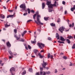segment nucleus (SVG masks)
I'll return each instance as SVG.
<instances>
[{
  "mask_svg": "<svg viewBox=\"0 0 75 75\" xmlns=\"http://www.w3.org/2000/svg\"><path fill=\"white\" fill-rule=\"evenodd\" d=\"M15 71V69L13 67H12L10 70V71L12 72V71Z\"/></svg>",
  "mask_w": 75,
  "mask_h": 75,
  "instance_id": "15",
  "label": "nucleus"
},
{
  "mask_svg": "<svg viewBox=\"0 0 75 75\" xmlns=\"http://www.w3.org/2000/svg\"><path fill=\"white\" fill-rule=\"evenodd\" d=\"M31 12L33 13H34V10H32L31 11Z\"/></svg>",
  "mask_w": 75,
  "mask_h": 75,
  "instance_id": "52",
  "label": "nucleus"
},
{
  "mask_svg": "<svg viewBox=\"0 0 75 75\" xmlns=\"http://www.w3.org/2000/svg\"><path fill=\"white\" fill-rule=\"evenodd\" d=\"M26 74V70H24L23 72L22 73V75H24Z\"/></svg>",
  "mask_w": 75,
  "mask_h": 75,
  "instance_id": "20",
  "label": "nucleus"
},
{
  "mask_svg": "<svg viewBox=\"0 0 75 75\" xmlns=\"http://www.w3.org/2000/svg\"><path fill=\"white\" fill-rule=\"evenodd\" d=\"M56 3H57V1H55L54 2V4H55V6H56Z\"/></svg>",
  "mask_w": 75,
  "mask_h": 75,
  "instance_id": "51",
  "label": "nucleus"
},
{
  "mask_svg": "<svg viewBox=\"0 0 75 75\" xmlns=\"http://www.w3.org/2000/svg\"><path fill=\"white\" fill-rule=\"evenodd\" d=\"M59 22H60V19L59 18L57 20V22L59 23Z\"/></svg>",
  "mask_w": 75,
  "mask_h": 75,
  "instance_id": "45",
  "label": "nucleus"
},
{
  "mask_svg": "<svg viewBox=\"0 0 75 75\" xmlns=\"http://www.w3.org/2000/svg\"><path fill=\"white\" fill-rule=\"evenodd\" d=\"M14 32L15 33V34H16V33H17V29H14Z\"/></svg>",
  "mask_w": 75,
  "mask_h": 75,
  "instance_id": "37",
  "label": "nucleus"
},
{
  "mask_svg": "<svg viewBox=\"0 0 75 75\" xmlns=\"http://www.w3.org/2000/svg\"><path fill=\"white\" fill-rule=\"evenodd\" d=\"M13 58V56H12V57H10V56L9 57V59H11V58Z\"/></svg>",
  "mask_w": 75,
  "mask_h": 75,
  "instance_id": "60",
  "label": "nucleus"
},
{
  "mask_svg": "<svg viewBox=\"0 0 75 75\" xmlns=\"http://www.w3.org/2000/svg\"><path fill=\"white\" fill-rule=\"evenodd\" d=\"M25 41V39H23L22 38H21L20 40V41H21L22 42H24Z\"/></svg>",
  "mask_w": 75,
  "mask_h": 75,
  "instance_id": "26",
  "label": "nucleus"
},
{
  "mask_svg": "<svg viewBox=\"0 0 75 75\" xmlns=\"http://www.w3.org/2000/svg\"><path fill=\"white\" fill-rule=\"evenodd\" d=\"M44 52V50H42L40 51V53H41V52Z\"/></svg>",
  "mask_w": 75,
  "mask_h": 75,
  "instance_id": "47",
  "label": "nucleus"
},
{
  "mask_svg": "<svg viewBox=\"0 0 75 75\" xmlns=\"http://www.w3.org/2000/svg\"><path fill=\"white\" fill-rule=\"evenodd\" d=\"M6 45L7 47H10L11 46V44H10V42H6Z\"/></svg>",
  "mask_w": 75,
  "mask_h": 75,
  "instance_id": "7",
  "label": "nucleus"
},
{
  "mask_svg": "<svg viewBox=\"0 0 75 75\" xmlns=\"http://www.w3.org/2000/svg\"><path fill=\"white\" fill-rule=\"evenodd\" d=\"M52 9H51V8L49 9V12H52Z\"/></svg>",
  "mask_w": 75,
  "mask_h": 75,
  "instance_id": "42",
  "label": "nucleus"
},
{
  "mask_svg": "<svg viewBox=\"0 0 75 75\" xmlns=\"http://www.w3.org/2000/svg\"><path fill=\"white\" fill-rule=\"evenodd\" d=\"M31 42L32 44H35L36 42V39H35L34 41H31Z\"/></svg>",
  "mask_w": 75,
  "mask_h": 75,
  "instance_id": "22",
  "label": "nucleus"
},
{
  "mask_svg": "<svg viewBox=\"0 0 75 75\" xmlns=\"http://www.w3.org/2000/svg\"><path fill=\"white\" fill-rule=\"evenodd\" d=\"M50 58H51V59L53 58V56L52 55L50 56Z\"/></svg>",
  "mask_w": 75,
  "mask_h": 75,
  "instance_id": "49",
  "label": "nucleus"
},
{
  "mask_svg": "<svg viewBox=\"0 0 75 75\" xmlns=\"http://www.w3.org/2000/svg\"><path fill=\"white\" fill-rule=\"evenodd\" d=\"M50 73H51V72L50 71L46 72V74H47L48 75H49V74H50Z\"/></svg>",
  "mask_w": 75,
  "mask_h": 75,
  "instance_id": "32",
  "label": "nucleus"
},
{
  "mask_svg": "<svg viewBox=\"0 0 75 75\" xmlns=\"http://www.w3.org/2000/svg\"><path fill=\"white\" fill-rule=\"evenodd\" d=\"M51 1H48V0H47V3L46 4L47 5V6H50V5H51Z\"/></svg>",
  "mask_w": 75,
  "mask_h": 75,
  "instance_id": "8",
  "label": "nucleus"
},
{
  "mask_svg": "<svg viewBox=\"0 0 75 75\" xmlns=\"http://www.w3.org/2000/svg\"><path fill=\"white\" fill-rule=\"evenodd\" d=\"M55 4H51L49 5L48 7L50 8H53V6L55 7Z\"/></svg>",
  "mask_w": 75,
  "mask_h": 75,
  "instance_id": "6",
  "label": "nucleus"
},
{
  "mask_svg": "<svg viewBox=\"0 0 75 75\" xmlns=\"http://www.w3.org/2000/svg\"><path fill=\"white\" fill-rule=\"evenodd\" d=\"M8 22H7L6 23V24L5 25V27L6 28H7V27H10V24H9V25H7L8 24Z\"/></svg>",
  "mask_w": 75,
  "mask_h": 75,
  "instance_id": "14",
  "label": "nucleus"
},
{
  "mask_svg": "<svg viewBox=\"0 0 75 75\" xmlns=\"http://www.w3.org/2000/svg\"><path fill=\"white\" fill-rule=\"evenodd\" d=\"M27 14H28L26 12L23 14V16H26V15H27Z\"/></svg>",
  "mask_w": 75,
  "mask_h": 75,
  "instance_id": "44",
  "label": "nucleus"
},
{
  "mask_svg": "<svg viewBox=\"0 0 75 75\" xmlns=\"http://www.w3.org/2000/svg\"><path fill=\"white\" fill-rule=\"evenodd\" d=\"M10 1V0H8V1H6L7 3H8V2H9V1Z\"/></svg>",
  "mask_w": 75,
  "mask_h": 75,
  "instance_id": "61",
  "label": "nucleus"
},
{
  "mask_svg": "<svg viewBox=\"0 0 75 75\" xmlns=\"http://www.w3.org/2000/svg\"><path fill=\"white\" fill-rule=\"evenodd\" d=\"M37 45L40 49H42V48L44 47V46H45V45L44 44L38 42L37 44Z\"/></svg>",
  "mask_w": 75,
  "mask_h": 75,
  "instance_id": "3",
  "label": "nucleus"
},
{
  "mask_svg": "<svg viewBox=\"0 0 75 75\" xmlns=\"http://www.w3.org/2000/svg\"><path fill=\"white\" fill-rule=\"evenodd\" d=\"M67 38L69 39H71V38H73V37L71 35H69L67 37Z\"/></svg>",
  "mask_w": 75,
  "mask_h": 75,
  "instance_id": "24",
  "label": "nucleus"
},
{
  "mask_svg": "<svg viewBox=\"0 0 75 75\" xmlns=\"http://www.w3.org/2000/svg\"><path fill=\"white\" fill-rule=\"evenodd\" d=\"M14 37H15V38H16L17 37V35H14Z\"/></svg>",
  "mask_w": 75,
  "mask_h": 75,
  "instance_id": "63",
  "label": "nucleus"
},
{
  "mask_svg": "<svg viewBox=\"0 0 75 75\" xmlns=\"http://www.w3.org/2000/svg\"><path fill=\"white\" fill-rule=\"evenodd\" d=\"M8 52L11 55L12 54V52H11V50H8Z\"/></svg>",
  "mask_w": 75,
  "mask_h": 75,
  "instance_id": "36",
  "label": "nucleus"
},
{
  "mask_svg": "<svg viewBox=\"0 0 75 75\" xmlns=\"http://www.w3.org/2000/svg\"><path fill=\"white\" fill-rule=\"evenodd\" d=\"M13 10H8V11H9V12H12Z\"/></svg>",
  "mask_w": 75,
  "mask_h": 75,
  "instance_id": "54",
  "label": "nucleus"
},
{
  "mask_svg": "<svg viewBox=\"0 0 75 75\" xmlns=\"http://www.w3.org/2000/svg\"><path fill=\"white\" fill-rule=\"evenodd\" d=\"M47 39L48 40H50V41H51V40H52V38H51L50 37H48L47 38Z\"/></svg>",
  "mask_w": 75,
  "mask_h": 75,
  "instance_id": "34",
  "label": "nucleus"
},
{
  "mask_svg": "<svg viewBox=\"0 0 75 75\" xmlns=\"http://www.w3.org/2000/svg\"><path fill=\"white\" fill-rule=\"evenodd\" d=\"M16 38L17 40H19L20 39V37H17Z\"/></svg>",
  "mask_w": 75,
  "mask_h": 75,
  "instance_id": "40",
  "label": "nucleus"
},
{
  "mask_svg": "<svg viewBox=\"0 0 75 75\" xmlns=\"http://www.w3.org/2000/svg\"><path fill=\"white\" fill-rule=\"evenodd\" d=\"M43 75H45V71L43 72Z\"/></svg>",
  "mask_w": 75,
  "mask_h": 75,
  "instance_id": "62",
  "label": "nucleus"
},
{
  "mask_svg": "<svg viewBox=\"0 0 75 75\" xmlns=\"http://www.w3.org/2000/svg\"><path fill=\"white\" fill-rule=\"evenodd\" d=\"M74 23H72V24H70L69 25V27L71 28L74 27Z\"/></svg>",
  "mask_w": 75,
  "mask_h": 75,
  "instance_id": "17",
  "label": "nucleus"
},
{
  "mask_svg": "<svg viewBox=\"0 0 75 75\" xmlns=\"http://www.w3.org/2000/svg\"><path fill=\"white\" fill-rule=\"evenodd\" d=\"M29 71L30 72H32V71H33V69H32V68L29 69Z\"/></svg>",
  "mask_w": 75,
  "mask_h": 75,
  "instance_id": "27",
  "label": "nucleus"
},
{
  "mask_svg": "<svg viewBox=\"0 0 75 75\" xmlns=\"http://www.w3.org/2000/svg\"><path fill=\"white\" fill-rule=\"evenodd\" d=\"M25 49L27 50H28V47L27 46H25Z\"/></svg>",
  "mask_w": 75,
  "mask_h": 75,
  "instance_id": "57",
  "label": "nucleus"
},
{
  "mask_svg": "<svg viewBox=\"0 0 75 75\" xmlns=\"http://www.w3.org/2000/svg\"><path fill=\"white\" fill-rule=\"evenodd\" d=\"M28 14H30V9L29 8L28 9Z\"/></svg>",
  "mask_w": 75,
  "mask_h": 75,
  "instance_id": "33",
  "label": "nucleus"
},
{
  "mask_svg": "<svg viewBox=\"0 0 75 75\" xmlns=\"http://www.w3.org/2000/svg\"><path fill=\"white\" fill-rule=\"evenodd\" d=\"M51 56V54L50 53H48L47 55V58L49 59L50 58V57Z\"/></svg>",
  "mask_w": 75,
  "mask_h": 75,
  "instance_id": "28",
  "label": "nucleus"
},
{
  "mask_svg": "<svg viewBox=\"0 0 75 75\" xmlns=\"http://www.w3.org/2000/svg\"><path fill=\"white\" fill-rule=\"evenodd\" d=\"M65 27H64L63 26H62V27H60L59 29V30L62 33H63V31H64V30H65Z\"/></svg>",
  "mask_w": 75,
  "mask_h": 75,
  "instance_id": "5",
  "label": "nucleus"
},
{
  "mask_svg": "<svg viewBox=\"0 0 75 75\" xmlns=\"http://www.w3.org/2000/svg\"><path fill=\"white\" fill-rule=\"evenodd\" d=\"M35 17H36V14H35L33 16V18L34 19V20H35Z\"/></svg>",
  "mask_w": 75,
  "mask_h": 75,
  "instance_id": "39",
  "label": "nucleus"
},
{
  "mask_svg": "<svg viewBox=\"0 0 75 75\" xmlns=\"http://www.w3.org/2000/svg\"><path fill=\"white\" fill-rule=\"evenodd\" d=\"M0 17L1 18H4L5 16L3 15L2 14H0Z\"/></svg>",
  "mask_w": 75,
  "mask_h": 75,
  "instance_id": "19",
  "label": "nucleus"
},
{
  "mask_svg": "<svg viewBox=\"0 0 75 75\" xmlns=\"http://www.w3.org/2000/svg\"><path fill=\"white\" fill-rule=\"evenodd\" d=\"M38 55L39 56L40 58H42L44 57V56L41 55L40 53L38 54Z\"/></svg>",
  "mask_w": 75,
  "mask_h": 75,
  "instance_id": "10",
  "label": "nucleus"
},
{
  "mask_svg": "<svg viewBox=\"0 0 75 75\" xmlns=\"http://www.w3.org/2000/svg\"><path fill=\"white\" fill-rule=\"evenodd\" d=\"M38 50H34L33 51L35 53V54H36V55H37V52H38Z\"/></svg>",
  "mask_w": 75,
  "mask_h": 75,
  "instance_id": "25",
  "label": "nucleus"
},
{
  "mask_svg": "<svg viewBox=\"0 0 75 75\" xmlns=\"http://www.w3.org/2000/svg\"><path fill=\"white\" fill-rule=\"evenodd\" d=\"M4 61H7V58H4Z\"/></svg>",
  "mask_w": 75,
  "mask_h": 75,
  "instance_id": "59",
  "label": "nucleus"
},
{
  "mask_svg": "<svg viewBox=\"0 0 75 75\" xmlns=\"http://www.w3.org/2000/svg\"><path fill=\"white\" fill-rule=\"evenodd\" d=\"M56 38H57V40H59V35H58V34L57 33L56 34Z\"/></svg>",
  "mask_w": 75,
  "mask_h": 75,
  "instance_id": "18",
  "label": "nucleus"
},
{
  "mask_svg": "<svg viewBox=\"0 0 75 75\" xmlns=\"http://www.w3.org/2000/svg\"><path fill=\"white\" fill-rule=\"evenodd\" d=\"M75 9V5H74L73 8H71V11H74Z\"/></svg>",
  "mask_w": 75,
  "mask_h": 75,
  "instance_id": "13",
  "label": "nucleus"
},
{
  "mask_svg": "<svg viewBox=\"0 0 75 75\" xmlns=\"http://www.w3.org/2000/svg\"><path fill=\"white\" fill-rule=\"evenodd\" d=\"M55 73H57V69H55Z\"/></svg>",
  "mask_w": 75,
  "mask_h": 75,
  "instance_id": "58",
  "label": "nucleus"
},
{
  "mask_svg": "<svg viewBox=\"0 0 75 75\" xmlns=\"http://www.w3.org/2000/svg\"><path fill=\"white\" fill-rule=\"evenodd\" d=\"M72 49H75V44H73V46L72 47Z\"/></svg>",
  "mask_w": 75,
  "mask_h": 75,
  "instance_id": "29",
  "label": "nucleus"
},
{
  "mask_svg": "<svg viewBox=\"0 0 75 75\" xmlns=\"http://www.w3.org/2000/svg\"><path fill=\"white\" fill-rule=\"evenodd\" d=\"M62 3L64 5H65V1H63L62 2Z\"/></svg>",
  "mask_w": 75,
  "mask_h": 75,
  "instance_id": "43",
  "label": "nucleus"
},
{
  "mask_svg": "<svg viewBox=\"0 0 75 75\" xmlns=\"http://www.w3.org/2000/svg\"><path fill=\"white\" fill-rule=\"evenodd\" d=\"M45 4L44 3H42V9H44V8H45Z\"/></svg>",
  "mask_w": 75,
  "mask_h": 75,
  "instance_id": "12",
  "label": "nucleus"
},
{
  "mask_svg": "<svg viewBox=\"0 0 75 75\" xmlns=\"http://www.w3.org/2000/svg\"><path fill=\"white\" fill-rule=\"evenodd\" d=\"M36 75H40V74L39 72L37 73L36 74Z\"/></svg>",
  "mask_w": 75,
  "mask_h": 75,
  "instance_id": "50",
  "label": "nucleus"
},
{
  "mask_svg": "<svg viewBox=\"0 0 75 75\" xmlns=\"http://www.w3.org/2000/svg\"><path fill=\"white\" fill-rule=\"evenodd\" d=\"M65 14H66L67 13V11H65L64 12Z\"/></svg>",
  "mask_w": 75,
  "mask_h": 75,
  "instance_id": "56",
  "label": "nucleus"
},
{
  "mask_svg": "<svg viewBox=\"0 0 75 75\" xmlns=\"http://www.w3.org/2000/svg\"><path fill=\"white\" fill-rule=\"evenodd\" d=\"M67 41L68 44H70V43H71V41H70V40H69L67 39Z\"/></svg>",
  "mask_w": 75,
  "mask_h": 75,
  "instance_id": "30",
  "label": "nucleus"
},
{
  "mask_svg": "<svg viewBox=\"0 0 75 75\" xmlns=\"http://www.w3.org/2000/svg\"><path fill=\"white\" fill-rule=\"evenodd\" d=\"M48 18H49V17H45L44 18V19L45 21H47L48 20Z\"/></svg>",
  "mask_w": 75,
  "mask_h": 75,
  "instance_id": "23",
  "label": "nucleus"
},
{
  "mask_svg": "<svg viewBox=\"0 0 75 75\" xmlns=\"http://www.w3.org/2000/svg\"><path fill=\"white\" fill-rule=\"evenodd\" d=\"M43 63L42 64V66L43 68H44V69H47V70H48V69H49V68L48 67H46L45 66H47V65H48V62H44V61L43 60Z\"/></svg>",
  "mask_w": 75,
  "mask_h": 75,
  "instance_id": "2",
  "label": "nucleus"
},
{
  "mask_svg": "<svg viewBox=\"0 0 75 75\" xmlns=\"http://www.w3.org/2000/svg\"><path fill=\"white\" fill-rule=\"evenodd\" d=\"M36 15H38V14H39V13H38V12H37L36 13Z\"/></svg>",
  "mask_w": 75,
  "mask_h": 75,
  "instance_id": "55",
  "label": "nucleus"
},
{
  "mask_svg": "<svg viewBox=\"0 0 75 75\" xmlns=\"http://www.w3.org/2000/svg\"><path fill=\"white\" fill-rule=\"evenodd\" d=\"M58 42H59V43H61V44H65V43L63 42L58 41Z\"/></svg>",
  "mask_w": 75,
  "mask_h": 75,
  "instance_id": "31",
  "label": "nucleus"
},
{
  "mask_svg": "<svg viewBox=\"0 0 75 75\" xmlns=\"http://www.w3.org/2000/svg\"><path fill=\"white\" fill-rule=\"evenodd\" d=\"M60 40L64 42L65 40L61 36L60 37Z\"/></svg>",
  "mask_w": 75,
  "mask_h": 75,
  "instance_id": "9",
  "label": "nucleus"
},
{
  "mask_svg": "<svg viewBox=\"0 0 75 75\" xmlns=\"http://www.w3.org/2000/svg\"><path fill=\"white\" fill-rule=\"evenodd\" d=\"M20 8H22V10L23 11L24 10H25V9L26 8V6H25V4H22L20 6Z\"/></svg>",
  "mask_w": 75,
  "mask_h": 75,
  "instance_id": "4",
  "label": "nucleus"
},
{
  "mask_svg": "<svg viewBox=\"0 0 75 75\" xmlns=\"http://www.w3.org/2000/svg\"><path fill=\"white\" fill-rule=\"evenodd\" d=\"M13 16H14V15H9L7 16V18H9V17H10L11 18H12V17H13Z\"/></svg>",
  "mask_w": 75,
  "mask_h": 75,
  "instance_id": "11",
  "label": "nucleus"
},
{
  "mask_svg": "<svg viewBox=\"0 0 75 75\" xmlns=\"http://www.w3.org/2000/svg\"><path fill=\"white\" fill-rule=\"evenodd\" d=\"M2 41H3V42H5V40H2Z\"/></svg>",
  "mask_w": 75,
  "mask_h": 75,
  "instance_id": "64",
  "label": "nucleus"
},
{
  "mask_svg": "<svg viewBox=\"0 0 75 75\" xmlns=\"http://www.w3.org/2000/svg\"><path fill=\"white\" fill-rule=\"evenodd\" d=\"M40 17H41V16L40 15H38L37 16V21H37L35 20V22L37 24L39 25V24H41V25H43V23L41 22V21H40V19L39 18Z\"/></svg>",
  "mask_w": 75,
  "mask_h": 75,
  "instance_id": "1",
  "label": "nucleus"
},
{
  "mask_svg": "<svg viewBox=\"0 0 75 75\" xmlns=\"http://www.w3.org/2000/svg\"><path fill=\"white\" fill-rule=\"evenodd\" d=\"M63 59H67V57L64 56L63 57Z\"/></svg>",
  "mask_w": 75,
  "mask_h": 75,
  "instance_id": "38",
  "label": "nucleus"
},
{
  "mask_svg": "<svg viewBox=\"0 0 75 75\" xmlns=\"http://www.w3.org/2000/svg\"><path fill=\"white\" fill-rule=\"evenodd\" d=\"M37 31H39V32H41V29H38H38H37Z\"/></svg>",
  "mask_w": 75,
  "mask_h": 75,
  "instance_id": "48",
  "label": "nucleus"
},
{
  "mask_svg": "<svg viewBox=\"0 0 75 75\" xmlns=\"http://www.w3.org/2000/svg\"><path fill=\"white\" fill-rule=\"evenodd\" d=\"M11 74L12 75H15V73H13L12 72H11Z\"/></svg>",
  "mask_w": 75,
  "mask_h": 75,
  "instance_id": "53",
  "label": "nucleus"
},
{
  "mask_svg": "<svg viewBox=\"0 0 75 75\" xmlns=\"http://www.w3.org/2000/svg\"><path fill=\"white\" fill-rule=\"evenodd\" d=\"M27 33V31L25 30L23 33L22 34V36L23 37H24V35Z\"/></svg>",
  "mask_w": 75,
  "mask_h": 75,
  "instance_id": "16",
  "label": "nucleus"
},
{
  "mask_svg": "<svg viewBox=\"0 0 75 75\" xmlns=\"http://www.w3.org/2000/svg\"><path fill=\"white\" fill-rule=\"evenodd\" d=\"M28 48L29 50H30V49H31V46H30V45H28Z\"/></svg>",
  "mask_w": 75,
  "mask_h": 75,
  "instance_id": "41",
  "label": "nucleus"
},
{
  "mask_svg": "<svg viewBox=\"0 0 75 75\" xmlns=\"http://www.w3.org/2000/svg\"><path fill=\"white\" fill-rule=\"evenodd\" d=\"M44 68L43 67H40V70L41 71H43V69H44Z\"/></svg>",
  "mask_w": 75,
  "mask_h": 75,
  "instance_id": "35",
  "label": "nucleus"
},
{
  "mask_svg": "<svg viewBox=\"0 0 75 75\" xmlns=\"http://www.w3.org/2000/svg\"><path fill=\"white\" fill-rule=\"evenodd\" d=\"M32 21V20H28L27 22L28 23L29 22H30V21Z\"/></svg>",
  "mask_w": 75,
  "mask_h": 75,
  "instance_id": "46",
  "label": "nucleus"
},
{
  "mask_svg": "<svg viewBox=\"0 0 75 75\" xmlns=\"http://www.w3.org/2000/svg\"><path fill=\"white\" fill-rule=\"evenodd\" d=\"M50 25H51L52 27H55V23H50Z\"/></svg>",
  "mask_w": 75,
  "mask_h": 75,
  "instance_id": "21",
  "label": "nucleus"
}]
</instances>
